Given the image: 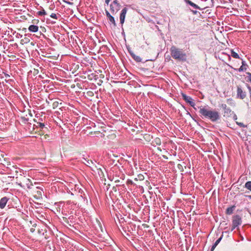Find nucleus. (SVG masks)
<instances>
[{"label":"nucleus","instance_id":"f257e3e1","mask_svg":"<svg viewBox=\"0 0 251 251\" xmlns=\"http://www.w3.org/2000/svg\"><path fill=\"white\" fill-rule=\"evenodd\" d=\"M200 114L203 118L208 119L212 122H216L221 119L220 113L215 110L211 109L208 106H201L199 107Z\"/></svg>","mask_w":251,"mask_h":251},{"label":"nucleus","instance_id":"f03ea898","mask_svg":"<svg viewBox=\"0 0 251 251\" xmlns=\"http://www.w3.org/2000/svg\"><path fill=\"white\" fill-rule=\"evenodd\" d=\"M170 52L172 57L176 60L179 61H185L186 60V54L182 49L173 46L170 49Z\"/></svg>","mask_w":251,"mask_h":251},{"label":"nucleus","instance_id":"7ed1b4c3","mask_svg":"<svg viewBox=\"0 0 251 251\" xmlns=\"http://www.w3.org/2000/svg\"><path fill=\"white\" fill-rule=\"evenodd\" d=\"M232 226L231 230L233 231L236 227L241 225L242 224V218L238 215H234L232 217Z\"/></svg>","mask_w":251,"mask_h":251},{"label":"nucleus","instance_id":"20e7f679","mask_svg":"<svg viewBox=\"0 0 251 251\" xmlns=\"http://www.w3.org/2000/svg\"><path fill=\"white\" fill-rule=\"evenodd\" d=\"M121 5L118 0H114L110 5L111 12L114 14H116L121 8Z\"/></svg>","mask_w":251,"mask_h":251},{"label":"nucleus","instance_id":"39448f33","mask_svg":"<svg viewBox=\"0 0 251 251\" xmlns=\"http://www.w3.org/2000/svg\"><path fill=\"white\" fill-rule=\"evenodd\" d=\"M220 106L223 110L224 117H229L233 113V111L230 108L228 107L226 104L222 103Z\"/></svg>","mask_w":251,"mask_h":251},{"label":"nucleus","instance_id":"423d86ee","mask_svg":"<svg viewBox=\"0 0 251 251\" xmlns=\"http://www.w3.org/2000/svg\"><path fill=\"white\" fill-rule=\"evenodd\" d=\"M240 60L242 61V65L238 69L234 68L233 67H232V66H230L229 64H227V65L231 69H233L239 72L246 71L248 67V65L246 63L245 61H244L242 58H241Z\"/></svg>","mask_w":251,"mask_h":251},{"label":"nucleus","instance_id":"0eeeda50","mask_svg":"<svg viewBox=\"0 0 251 251\" xmlns=\"http://www.w3.org/2000/svg\"><path fill=\"white\" fill-rule=\"evenodd\" d=\"M182 97L183 99L188 103H189L192 107L196 109V108L195 107V103L193 101L192 98L191 97L187 96L186 94L182 93Z\"/></svg>","mask_w":251,"mask_h":251},{"label":"nucleus","instance_id":"6e6552de","mask_svg":"<svg viewBox=\"0 0 251 251\" xmlns=\"http://www.w3.org/2000/svg\"><path fill=\"white\" fill-rule=\"evenodd\" d=\"M237 97L241 100H243L246 97V93L244 91L240 86L237 87Z\"/></svg>","mask_w":251,"mask_h":251},{"label":"nucleus","instance_id":"1a4fd4ad","mask_svg":"<svg viewBox=\"0 0 251 251\" xmlns=\"http://www.w3.org/2000/svg\"><path fill=\"white\" fill-rule=\"evenodd\" d=\"M127 11V8L126 7H124L122 10L120 15V23L123 25L125 22V20L126 18V14Z\"/></svg>","mask_w":251,"mask_h":251},{"label":"nucleus","instance_id":"9d476101","mask_svg":"<svg viewBox=\"0 0 251 251\" xmlns=\"http://www.w3.org/2000/svg\"><path fill=\"white\" fill-rule=\"evenodd\" d=\"M23 182L25 184V186L28 189H30L33 186V184L31 180L25 177H24Z\"/></svg>","mask_w":251,"mask_h":251},{"label":"nucleus","instance_id":"9b49d317","mask_svg":"<svg viewBox=\"0 0 251 251\" xmlns=\"http://www.w3.org/2000/svg\"><path fill=\"white\" fill-rule=\"evenodd\" d=\"M9 199L6 197L2 198L0 200V208L3 209L5 207Z\"/></svg>","mask_w":251,"mask_h":251},{"label":"nucleus","instance_id":"f8f14e48","mask_svg":"<svg viewBox=\"0 0 251 251\" xmlns=\"http://www.w3.org/2000/svg\"><path fill=\"white\" fill-rule=\"evenodd\" d=\"M230 53H231L230 55H228V60L229 61L231 60V56H232V57H233L234 58H236V59H241V58L240 57L238 54L237 53H236V52H235L232 49L230 50Z\"/></svg>","mask_w":251,"mask_h":251},{"label":"nucleus","instance_id":"ddd939ff","mask_svg":"<svg viewBox=\"0 0 251 251\" xmlns=\"http://www.w3.org/2000/svg\"><path fill=\"white\" fill-rule=\"evenodd\" d=\"M128 52L132 57V58L137 62H140L142 61V59L139 56L136 55L132 51L128 50Z\"/></svg>","mask_w":251,"mask_h":251},{"label":"nucleus","instance_id":"4468645a","mask_svg":"<svg viewBox=\"0 0 251 251\" xmlns=\"http://www.w3.org/2000/svg\"><path fill=\"white\" fill-rule=\"evenodd\" d=\"M28 30L31 32H37L39 30V27L37 25H32L28 27Z\"/></svg>","mask_w":251,"mask_h":251},{"label":"nucleus","instance_id":"2eb2a0df","mask_svg":"<svg viewBox=\"0 0 251 251\" xmlns=\"http://www.w3.org/2000/svg\"><path fill=\"white\" fill-rule=\"evenodd\" d=\"M106 15L107 17L108 18L109 21L113 24L114 25H116L115 21L114 20V17L110 15L109 12L108 11H106L105 12Z\"/></svg>","mask_w":251,"mask_h":251},{"label":"nucleus","instance_id":"dca6fc26","mask_svg":"<svg viewBox=\"0 0 251 251\" xmlns=\"http://www.w3.org/2000/svg\"><path fill=\"white\" fill-rule=\"evenodd\" d=\"M185 2L189 4L190 5H191V6H192L193 8H195V9H200V8L199 7V6L196 4L195 3H194V2H192L191 0H185Z\"/></svg>","mask_w":251,"mask_h":251},{"label":"nucleus","instance_id":"f3484780","mask_svg":"<svg viewBox=\"0 0 251 251\" xmlns=\"http://www.w3.org/2000/svg\"><path fill=\"white\" fill-rule=\"evenodd\" d=\"M235 208V206L228 207L226 210V214L230 215L233 213V210Z\"/></svg>","mask_w":251,"mask_h":251},{"label":"nucleus","instance_id":"a211bd4d","mask_svg":"<svg viewBox=\"0 0 251 251\" xmlns=\"http://www.w3.org/2000/svg\"><path fill=\"white\" fill-rule=\"evenodd\" d=\"M85 160V161H86V163H85V164L87 166H89V167H91V168H92V167L91 166V165H93V166H95V167L96 168L97 167L95 165V164H94V163L91 160H86L85 159H84Z\"/></svg>","mask_w":251,"mask_h":251},{"label":"nucleus","instance_id":"6ab92c4d","mask_svg":"<svg viewBox=\"0 0 251 251\" xmlns=\"http://www.w3.org/2000/svg\"><path fill=\"white\" fill-rule=\"evenodd\" d=\"M228 104H229L231 106H234L235 105V103L234 101V100L232 99H228L226 100Z\"/></svg>","mask_w":251,"mask_h":251},{"label":"nucleus","instance_id":"aec40b11","mask_svg":"<svg viewBox=\"0 0 251 251\" xmlns=\"http://www.w3.org/2000/svg\"><path fill=\"white\" fill-rule=\"evenodd\" d=\"M245 187L251 191V181H247L245 184Z\"/></svg>","mask_w":251,"mask_h":251},{"label":"nucleus","instance_id":"412c9836","mask_svg":"<svg viewBox=\"0 0 251 251\" xmlns=\"http://www.w3.org/2000/svg\"><path fill=\"white\" fill-rule=\"evenodd\" d=\"M37 14L38 16H43V15H46L47 13H46V11H45V10L44 9H43L42 10L38 11L37 13Z\"/></svg>","mask_w":251,"mask_h":251},{"label":"nucleus","instance_id":"4be33fe9","mask_svg":"<svg viewBox=\"0 0 251 251\" xmlns=\"http://www.w3.org/2000/svg\"><path fill=\"white\" fill-rule=\"evenodd\" d=\"M137 177H138V178H135V180H143L144 179V176L141 174L138 175Z\"/></svg>","mask_w":251,"mask_h":251},{"label":"nucleus","instance_id":"5701e85b","mask_svg":"<svg viewBox=\"0 0 251 251\" xmlns=\"http://www.w3.org/2000/svg\"><path fill=\"white\" fill-rule=\"evenodd\" d=\"M154 142H155V143L158 145H160L161 144V140L159 138H156L155 140H154Z\"/></svg>","mask_w":251,"mask_h":251},{"label":"nucleus","instance_id":"b1692460","mask_svg":"<svg viewBox=\"0 0 251 251\" xmlns=\"http://www.w3.org/2000/svg\"><path fill=\"white\" fill-rule=\"evenodd\" d=\"M236 124L240 126V127H246V126L243 123L240 122H236Z\"/></svg>","mask_w":251,"mask_h":251},{"label":"nucleus","instance_id":"393cba45","mask_svg":"<svg viewBox=\"0 0 251 251\" xmlns=\"http://www.w3.org/2000/svg\"><path fill=\"white\" fill-rule=\"evenodd\" d=\"M50 17L52 18H53L54 19H57L58 17L57 16V15L55 13H51L50 15Z\"/></svg>","mask_w":251,"mask_h":251},{"label":"nucleus","instance_id":"a878e982","mask_svg":"<svg viewBox=\"0 0 251 251\" xmlns=\"http://www.w3.org/2000/svg\"><path fill=\"white\" fill-rule=\"evenodd\" d=\"M246 74L247 75L248 80L250 82V79H251V73L250 72H247L246 73Z\"/></svg>","mask_w":251,"mask_h":251},{"label":"nucleus","instance_id":"bb28decb","mask_svg":"<svg viewBox=\"0 0 251 251\" xmlns=\"http://www.w3.org/2000/svg\"><path fill=\"white\" fill-rule=\"evenodd\" d=\"M37 124L41 128H43L45 127V125L44 123H38Z\"/></svg>","mask_w":251,"mask_h":251},{"label":"nucleus","instance_id":"cd10ccee","mask_svg":"<svg viewBox=\"0 0 251 251\" xmlns=\"http://www.w3.org/2000/svg\"><path fill=\"white\" fill-rule=\"evenodd\" d=\"M58 105V101H54L53 104H52V107L53 108H56V107H57Z\"/></svg>","mask_w":251,"mask_h":251},{"label":"nucleus","instance_id":"c85d7f7f","mask_svg":"<svg viewBox=\"0 0 251 251\" xmlns=\"http://www.w3.org/2000/svg\"><path fill=\"white\" fill-rule=\"evenodd\" d=\"M223 235L221 236L218 240H216V241L215 242L216 244L218 245V244L221 241V239H222Z\"/></svg>","mask_w":251,"mask_h":251},{"label":"nucleus","instance_id":"c756f323","mask_svg":"<svg viewBox=\"0 0 251 251\" xmlns=\"http://www.w3.org/2000/svg\"><path fill=\"white\" fill-rule=\"evenodd\" d=\"M218 245L216 244L215 243L213 245L212 248H211V251H213L215 249V248H216V247Z\"/></svg>","mask_w":251,"mask_h":251},{"label":"nucleus","instance_id":"7c9ffc66","mask_svg":"<svg viewBox=\"0 0 251 251\" xmlns=\"http://www.w3.org/2000/svg\"><path fill=\"white\" fill-rule=\"evenodd\" d=\"M233 114V119L234 120H237V115L233 112V113L232 114Z\"/></svg>","mask_w":251,"mask_h":251},{"label":"nucleus","instance_id":"2f4dec72","mask_svg":"<svg viewBox=\"0 0 251 251\" xmlns=\"http://www.w3.org/2000/svg\"><path fill=\"white\" fill-rule=\"evenodd\" d=\"M30 231L31 232L33 233L34 232L35 229L34 228L32 227L30 229Z\"/></svg>","mask_w":251,"mask_h":251},{"label":"nucleus","instance_id":"473e14b6","mask_svg":"<svg viewBox=\"0 0 251 251\" xmlns=\"http://www.w3.org/2000/svg\"><path fill=\"white\" fill-rule=\"evenodd\" d=\"M110 0H105V3L108 5L110 2Z\"/></svg>","mask_w":251,"mask_h":251},{"label":"nucleus","instance_id":"72a5a7b5","mask_svg":"<svg viewBox=\"0 0 251 251\" xmlns=\"http://www.w3.org/2000/svg\"><path fill=\"white\" fill-rule=\"evenodd\" d=\"M4 76H5V77L7 78V77H10V75L7 74H4Z\"/></svg>","mask_w":251,"mask_h":251},{"label":"nucleus","instance_id":"f704fd0d","mask_svg":"<svg viewBox=\"0 0 251 251\" xmlns=\"http://www.w3.org/2000/svg\"><path fill=\"white\" fill-rule=\"evenodd\" d=\"M247 87H248V89L249 90L250 92H251V87L249 85H248Z\"/></svg>","mask_w":251,"mask_h":251},{"label":"nucleus","instance_id":"c9c22d12","mask_svg":"<svg viewBox=\"0 0 251 251\" xmlns=\"http://www.w3.org/2000/svg\"><path fill=\"white\" fill-rule=\"evenodd\" d=\"M66 3H67L68 4H72L73 3L72 2H66Z\"/></svg>","mask_w":251,"mask_h":251},{"label":"nucleus","instance_id":"e433bc0d","mask_svg":"<svg viewBox=\"0 0 251 251\" xmlns=\"http://www.w3.org/2000/svg\"><path fill=\"white\" fill-rule=\"evenodd\" d=\"M163 157L166 159H168V157L167 156H165V155H163Z\"/></svg>","mask_w":251,"mask_h":251},{"label":"nucleus","instance_id":"4c0bfd02","mask_svg":"<svg viewBox=\"0 0 251 251\" xmlns=\"http://www.w3.org/2000/svg\"><path fill=\"white\" fill-rule=\"evenodd\" d=\"M115 182H119V180H115Z\"/></svg>","mask_w":251,"mask_h":251},{"label":"nucleus","instance_id":"58836bf2","mask_svg":"<svg viewBox=\"0 0 251 251\" xmlns=\"http://www.w3.org/2000/svg\"><path fill=\"white\" fill-rule=\"evenodd\" d=\"M36 226V224H34L33 225V226Z\"/></svg>","mask_w":251,"mask_h":251},{"label":"nucleus","instance_id":"ea45409f","mask_svg":"<svg viewBox=\"0 0 251 251\" xmlns=\"http://www.w3.org/2000/svg\"><path fill=\"white\" fill-rule=\"evenodd\" d=\"M249 197L251 199V196H249Z\"/></svg>","mask_w":251,"mask_h":251},{"label":"nucleus","instance_id":"a19ab883","mask_svg":"<svg viewBox=\"0 0 251 251\" xmlns=\"http://www.w3.org/2000/svg\"><path fill=\"white\" fill-rule=\"evenodd\" d=\"M250 82L251 83V79H250Z\"/></svg>","mask_w":251,"mask_h":251}]
</instances>
